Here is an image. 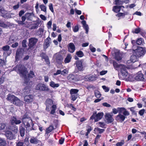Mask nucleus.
Masks as SVG:
<instances>
[{
	"label": "nucleus",
	"instance_id": "obj_1",
	"mask_svg": "<svg viewBox=\"0 0 146 146\" xmlns=\"http://www.w3.org/2000/svg\"><path fill=\"white\" fill-rule=\"evenodd\" d=\"M16 67L18 69V72L20 76L24 79V84L27 85L30 83H31V82H29V78H33L35 77V75L34 72L32 71H30L28 75V77H27V75L28 72L27 68L25 66L23 65H19Z\"/></svg>",
	"mask_w": 146,
	"mask_h": 146
},
{
	"label": "nucleus",
	"instance_id": "obj_2",
	"mask_svg": "<svg viewBox=\"0 0 146 146\" xmlns=\"http://www.w3.org/2000/svg\"><path fill=\"white\" fill-rule=\"evenodd\" d=\"M7 99L10 102L16 106H20L22 105V101L13 95H8Z\"/></svg>",
	"mask_w": 146,
	"mask_h": 146
},
{
	"label": "nucleus",
	"instance_id": "obj_3",
	"mask_svg": "<svg viewBox=\"0 0 146 146\" xmlns=\"http://www.w3.org/2000/svg\"><path fill=\"white\" fill-rule=\"evenodd\" d=\"M22 120L23 123L27 128L33 126L34 124L33 123L32 121L31 118L27 117L26 115H25L23 116Z\"/></svg>",
	"mask_w": 146,
	"mask_h": 146
},
{
	"label": "nucleus",
	"instance_id": "obj_4",
	"mask_svg": "<svg viewBox=\"0 0 146 146\" xmlns=\"http://www.w3.org/2000/svg\"><path fill=\"white\" fill-rule=\"evenodd\" d=\"M134 51L133 53L138 57L143 56L146 52V49L145 47H138L137 49L133 50Z\"/></svg>",
	"mask_w": 146,
	"mask_h": 146
},
{
	"label": "nucleus",
	"instance_id": "obj_5",
	"mask_svg": "<svg viewBox=\"0 0 146 146\" xmlns=\"http://www.w3.org/2000/svg\"><path fill=\"white\" fill-rule=\"evenodd\" d=\"M35 89L36 90L40 91H46L49 92H51V90L48 88L47 86L41 83L38 84L35 86Z\"/></svg>",
	"mask_w": 146,
	"mask_h": 146
},
{
	"label": "nucleus",
	"instance_id": "obj_6",
	"mask_svg": "<svg viewBox=\"0 0 146 146\" xmlns=\"http://www.w3.org/2000/svg\"><path fill=\"white\" fill-rule=\"evenodd\" d=\"M78 92L79 90L77 89H72L70 90V94L71 100L74 101L79 96Z\"/></svg>",
	"mask_w": 146,
	"mask_h": 146
},
{
	"label": "nucleus",
	"instance_id": "obj_7",
	"mask_svg": "<svg viewBox=\"0 0 146 146\" xmlns=\"http://www.w3.org/2000/svg\"><path fill=\"white\" fill-rule=\"evenodd\" d=\"M119 70H120L121 74L123 78H126L128 74L127 71V68L123 64H120Z\"/></svg>",
	"mask_w": 146,
	"mask_h": 146
},
{
	"label": "nucleus",
	"instance_id": "obj_8",
	"mask_svg": "<svg viewBox=\"0 0 146 146\" xmlns=\"http://www.w3.org/2000/svg\"><path fill=\"white\" fill-rule=\"evenodd\" d=\"M23 50L21 48L17 49L16 53L15 59L16 61H18L22 57Z\"/></svg>",
	"mask_w": 146,
	"mask_h": 146
},
{
	"label": "nucleus",
	"instance_id": "obj_9",
	"mask_svg": "<svg viewBox=\"0 0 146 146\" xmlns=\"http://www.w3.org/2000/svg\"><path fill=\"white\" fill-rule=\"evenodd\" d=\"M34 100V97L32 95H27L24 98V101L26 104H29L32 102Z\"/></svg>",
	"mask_w": 146,
	"mask_h": 146
},
{
	"label": "nucleus",
	"instance_id": "obj_10",
	"mask_svg": "<svg viewBox=\"0 0 146 146\" xmlns=\"http://www.w3.org/2000/svg\"><path fill=\"white\" fill-rule=\"evenodd\" d=\"M113 116L112 112L111 113H106L105 118L108 123H111L113 121L114 119L113 117Z\"/></svg>",
	"mask_w": 146,
	"mask_h": 146
},
{
	"label": "nucleus",
	"instance_id": "obj_11",
	"mask_svg": "<svg viewBox=\"0 0 146 146\" xmlns=\"http://www.w3.org/2000/svg\"><path fill=\"white\" fill-rule=\"evenodd\" d=\"M103 115V113L102 112L96 114V115L94 114L90 117V119H94L95 121H97L102 118Z\"/></svg>",
	"mask_w": 146,
	"mask_h": 146
},
{
	"label": "nucleus",
	"instance_id": "obj_12",
	"mask_svg": "<svg viewBox=\"0 0 146 146\" xmlns=\"http://www.w3.org/2000/svg\"><path fill=\"white\" fill-rule=\"evenodd\" d=\"M38 40L35 38H31L29 39V48H31L35 45Z\"/></svg>",
	"mask_w": 146,
	"mask_h": 146
},
{
	"label": "nucleus",
	"instance_id": "obj_13",
	"mask_svg": "<svg viewBox=\"0 0 146 146\" xmlns=\"http://www.w3.org/2000/svg\"><path fill=\"white\" fill-rule=\"evenodd\" d=\"M122 112H120L118 115H117L115 117V120L119 122H122L125 120V117L122 114Z\"/></svg>",
	"mask_w": 146,
	"mask_h": 146
},
{
	"label": "nucleus",
	"instance_id": "obj_14",
	"mask_svg": "<svg viewBox=\"0 0 146 146\" xmlns=\"http://www.w3.org/2000/svg\"><path fill=\"white\" fill-rule=\"evenodd\" d=\"M10 121L11 124L13 125L15 124L16 125L19 124L21 122V120L17 119L16 117L14 116L11 117Z\"/></svg>",
	"mask_w": 146,
	"mask_h": 146
},
{
	"label": "nucleus",
	"instance_id": "obj_15",
	"mask_svg": "<svg viewBox=\"0 0 146 146\" xmlns=\"http://www.w3.org/2000/svg\"><path fill=\"white\" fill-rule=\"evenodd\" d=\"M134 78L137 81H143L144 79L143 74L140 72H138Z\"/></svg>",
	"mask_w": 146,
	"mask_h": 146
},
{
	"label": "nucleus",
	"instance_id": "obj_16",
	"mask_svg": "<svg viewBox=\"0 0 146 146\" xmlns=\"http://www.w3.org/2000/svg\"><path fill=\"white\" fill-rule=\"evenodd\" d=\"M83 60H78L76 61V67L78 70L80 71H81L83 70Z\"/></svg>",
	"mask_w": 146,
	"mask_h": 146
},
{
	"label": "nucleus",
	"instance_id": "obj_17",
	"mask_svg": "<svg viewBox=\"0 0 146 146\" xmlns=\"http://www.w3.org/2000/svg\"><path fill=\"white\" fill-rule=\"evenodd\" d=\"M5 135L7 139L12 140L15 138V135L10 131H7L5 132Z\"/></svg>",
	"mask_w": 146,
	"mask_h": 146
},
{
	"label": "nucleus",
	"instance_id": "obj_18",
	"mask_svg": "<svg viewBox=\"0 0 146 146\" xmlns=\"http://www.w3.org/2000/svg\"><path fill=\"white\" fill-rule=\"evenodd\" d=\"M53 104V101L52 100L50 99H47L45 102V104L46 106V110H48L50 106L51 105Z\"/></svg>",
	"mask_w": 146,
	"mask_h": 146
},
{
	"label": "nucleus",
	"instance_id": "obj_19",
	"mask_svg": "<svg viewBox=\"0 0 146 146\" xmlns=\"http://www.w3.org/2000/svg\"><path fill=\"white\" fill-rule=\"evenodd\" d=\"M68 51L71 53H73L75 50V48L74 44L72 43H70L68 47Z\"/></svg>",
	"mask_w": 146,
	"mask_h": 146
},
{
	"label": "nucleus",
	"instance_id": "obj_20",
	"mask_svg": "<svg viewBox=\"0 0 146 146\" xmlns=\"http://www.w3.org/2000/svg\"><path fill=\"white\" fill-rule=\"evenodd\" d=\"M68 80L71 83L74 82L76 81L75 76L73 74L69 75L67 77Z\"/></svg>",
	"mask_w": 146,
	"mask_h": 146
},
{
	"label": "nucleus",
	"instance_id": "obj_21",
	"mask_svg": "<svg viewBox=\"0 0 146 146\" xmlns=\"http://www.w3.org/2000/svg\"><path fill=\"white\" fill-rule=\"evenodd\" d=\"M124 109V108H118L117 109L114 108L112 109V113L114 114H117L118 112H122V111Z\"/></svg>",
	"mask_w": 146,
	"mask_h": 146
},
{
	"label": "nucleus",
	"instance_id": "obj_22",
	"mask_svg": "<svg viewBox=\"0 0 146 146\" xmlns=\"http://www.w3.org/2000/svg\"><path fill=\"white\" fill-rule=\"evenodd\" d=\"M30 142L33 144H36L40 143V141L36 137H32L29 140Z\"/></svg>",
	"mask_w": 146,
	"mask_h": 146
},
{
	"label": "nucleus",
	"instance_id": "obj_23",
	"mask_svg": "<svg viewBox=\"0 0 146 146\" xmlns=\"http://www.w3.org/2000/svg\"><path fill=\"white\" fill-rule=\"evenodd\" d=\"M122 7H124L122 6H115L113 7L112 10L114 12L117 13L119 12L121 10Z\"/></svg>",
	"mask_w": 146,
	"mask_h": 146
},
{
	"label": "nucleus",
	"instance_id": "obj_24",
	"mask_svg": "<svg viewBox=\"0 0 146 146\" xmlns=\"http://www.w3.org/2000/svg\"><path fill=\"white\" fill-rule=\"evenodd\" d=\"M137 56L135 54L132 55L130 58V59L127 61L129 63L132 62L134 63L137 61Z\"/></svg>",
	"mask_w": 146,
	"mask_h": 146
},
{
	"label": "nucleus",
	"instance_id": "obj_25",
	"mask_svg": "<svg viewBox=\"0 0 146 146\" xmlns=\"http://www.w3.org/2000/svg\"><path fill=\"white\" fill-rule=\"evenodd\" d=\"M82 23L83 25V28L86 31V33L87 34L89 29L88 25L86 24V21L84 20L82 21Z\"/></svg>",
	"mask_w": 146,
	"mask_h": 146
},
{
	"label": "nucleus",
	"instance_id": "obj_26",
	"mask_svg": "<svg viewBox=\"0 0 146 146\" xmlns=\"http://www.w3.org/2000/svg\"><path fill=\"white\" fill-rule=\"evenodd\" d=\"M51 38L49 37H48L45 40V44L44 45V48H47L50 45V43Z\"/></svg>",
	"mask_w": 146,
	"mask_h": 146
},
{
	"label": "nucleus",
	"instance_id": "obj_27",
	"mask_svg": "<svg viewBox=\"0 0 146 146\" xmlns=\"http://www.w3.org/2000/svg\"><path fill=\"white\" fill-rule=\"evenodd\" d=\"M30 86H27L22 91V94L25 95L28 94L30 92V90L29 88Z\"/></svg>",
	"mask_w": 146,
	"mask_h": 146
},
{
	"label": "nucleus",
	"instance_id": "obj_28",
	"mask_svg": "<svg viewBox=\"0 0 146 146\" xmlns=\"http://www.w3.org/2000/svg\"><path fill=\"white\" fill-rule=\"evenodd\" d=\"M56 128H54L52 125H50L46 129V134H48L51 132L54 129L56 128V125L55 126Z\"/></svg>",
	"mask_w": 146,
	"mask_h": 146
},
{
	"label": "nucleus",
	"instance_id": "obj_29",
	"mask_svg": "<svg viewBox=\"0 0 146 146\" xmlns=\"http://www.w3.org/2000/svg\"><path fill=\"white\" fill-rule=\"evenodd\" d=\"M39 25V23L36 22H34L32 24L31 26L29 28L31 30L35 29L38 28Z\"/></svg>",
	"mask_w": 146,
	"mask_h": 146
},
{
	"label": "nucleus",
	"instance_id": "obj_30",
	"mask_svg": "<svg viewBox=\"0 0 146 146\" xmlns=\"http://www.w3.org/2000/svg\"><path fill=\"white\" fill-rule=\"evenodd\" d=\"M54 57L56 60H62L63 59L62 56L58 53H57L55 54L54 56Z\"/></svg>",
	"mask_w": 146,
	"mask_h": 146
},
{
	"label": "nucleus",
	"instance_id": "obj_31",
	"mask_svg": "<svg viewBox=\"0 0 146 146\" xmlns=\"http://www.w3.org/2000/svg\"><path fill=\"white\" fill-rule=\"evenodd\" d=\"M115 58V59L117 61L121 60L122 58V55L121 54L118 53H116Z\"/></svg>",
	"mask_w": 146,
	"mask_h": 146
},
{
	"label": "nucleus",
	"instance_id": "obj_32",
	"mask_svg": "<svg viewBox=\"0 0 146 146\" xmlns=\"http://www.w3.org/2000/svg\"><path fill=\"white\" fill-rule=\"evenodd\" d=\"M11 25L9 22H6L5 23H4L3 22H0V26L1 27L6 28Z\"/></svg>",
	"mask_w": 146,
	"mask_h": 146
},
{
	"label": "nucleus",
	"instance_id": "obj_33",
	"mask_svg": "<svg viewBox=\"0 0 146 146\" xmlns=\"http://www.w3.org/2000/svg\"><path fill=\"white\" fill-rule=\"evenodd\" d=\"M72 57L71 55L70 54H68L65 58L64 62L65 63H68L69 62L71 59Z\"/></svg>",
	"mask_w": 146,
	"mask_h": 146
},
{
	"label": "nucleus",
	"instance_id": "obj_34",
	"mask_svg": "<svg viewBox=\"0 0 146 146\" xmlns=\"http://www.w3.org/2000/svg\"><path fill=\"white\" fill-rule=\"evenodd\" d=\"M50 86L52 87L55 88L58 87L60 84L58 83H55L53 81H52L50 82Z\"/></svg>",
	"mask_w": 146,
	"mask_h": 146
},
{
	"label": "nucleus",
	"instance_id": "obj_35",
	"mask_svg": "<svg viewBox=\"0 0 146 146\" xmlns=\"http://www.w3.org/2000/svg\"><path fill=\"white\" fill-rule=\"evenodd\" d=\"M6 145L5 140L4 139L0 138V146H6Z\"/></svg>",
	"mask_w": 146,
	"mask_h": 146
},
{
	"label": "nucleus",
	"instance_id": "obj_36",
	"mask_svg": "<svg viewBox=\"0 0 146 146\" xmlns=\"http://www.w3.org/2000/svg\"><path fill=\"white\" fill-rule=\"evenodd\" d=\"M20 132L21 136L23 137L25 135V129L23 127L21 126L20 127Z\"/></svg>",
	"mask_w": 146,
	"mask_h": 146
},
{
	"label": "nucleus",
	"instance_id": "obj_37",
	"mask_svg": "<svg viewBox=\"0 0 146 146\" xmlns=\"http://www.w3.org/2000/svg\"><path fill=\"white\" fill-rule=\"evenodd\" d=\"M56 106L55 105H53L51 107L52 110L50 112V114H54L55 112V110L56 109Z\"/></svg>",
	"mask_w": 146,
	"mask_h": 146
},
{
	"label": "nucleus",
	"instance_id": "obj_38",
	"mask_svg": "<svg viewBox=\"0 0 146 146\" xmlns=\"http://www.w3.org/2000/svg\"><path fill=\"white\" fill-rule=\"evenodd\" d=\"M40 7L42 11H43L45 13H46V6L43 4H41L40 5Z\"/></svg>",
	"mask_w": 146,
	"mask_h": 146
},
{
	"label": "nucleus",
	"instance_id": "obj_39",
	"mask_svg": "<svg viewBox=\"0 0 146 146\" xmlns=\"http://www.w3.org/2000/svg\"><path fill=\"white\" fill-rule=\"evenodd\" d=\"M94 131H98L99 133L101 134L103 133L105 130L104 129H101L98 127H96L95 128Z\"/></svg>",
	"mask_w": 146,
	"mask_h": 146
},
{
	"label": "nucleus",
	"instance_id": "obj_40",
	"mask_svg": "<svg viewBox=\"0 0 146 146\" xmlns=\"http://www.w3.org/2000/svg\"><path fill=\"white\" fill-rule=\"evenodd\" d=\"M101 137V135L98 134L95 137L94 140V144L96 145L98 142V141Z\"/></svg>",
	"mask_w": 146,
	"mask_h": 146
},
{
	"label": "nucleus",
	"instance_id": "obj_41",
	"mask_svg": "<svg viewBox=\"0 0 146 146\" xmlns=\"http://www.w3.org/2000/svg\"><path fill=\"white\" fill-rule=\"evenodd\" d=\"M76 54L79 57H81L83 56L84 55V54L83 52L81 51H79L76 52Z\"/></svg>",
	"mask_w": 146,
	"mask_h": 146
},
{
	"label": "nucleus",
	"instance_id": "obj_42",
	"mask_svg": "<svg viewBox=\"0 0 146 146\" xmlns=\"http://www.w3.org/2000/svg\"><path fill=\"white\" fill-rule=\"evenodd\" d=\"M120 64H118L116 62H113V66L117 70H119Z\"/></svg>",
	"mask_w": 146,
	"mask_h": 146
},
{
	"label": "nucleus",
	"instance_id": "obj_43",
	"mask_svg": "<svg viewBox=\"0 0 146 146\" xmlns=\"http://www.w3.org/2000/svg\"><path fill=\"white\" fill-rule=\"evenodd\" d=\"M43 31L44 29H43L41 28H39L36 32L37 34L38 35H41L42 34Z\"/></svg>",
	"mask_w": 146,
	"mask_h": 146
},
{
	"label": "nucleus",
	"instance_id": "obj_44",
	"mask_svg": "<svg viewBox=\"0 0 146 146\" xmlns=\"http://www.w3.org/2000/svg\"><path fill=\"white\" fill-rule=\"evenodd\" d=\"M115 4L116 5H122L123 3V1L119 0H115Z\"/></svg>",
	"mask_w": 146,
	"mask_h": 146
},
{
	"label": "nucleus",
	"instance_id": "obj_45",
	"mask_svg": "<svg viewBox=\"0 0 146 146\" xmlns=\"http://www.w3.org/2000/svg\"><path fill=\"white\" fill-rule=\"evenodd\" d=\"M122 112H123V115L125 117L126 116H128L129 115V112L126 110L125 108L122 111Z\"/></svg>",
	"mask_w": 146,
	"mask_h": 146
},
{
	"label": "nucleus",
	"instance_id": "obj_46",
	"mask_svg": "<svg viewBox=\"0 0 146 146\" xmlns=\"http://www.w3.org/2000/svg\"><path fill=\"white\" fill-rule=\"evenodd\" d=\"M12 52L11 49H9L4 52V54L7 56H9Z\"/></svg>",
	"mask_w": 146,
	"mask_h": 146
},
{
	"label": "nucleus",
	"instance_id": "obj_47",
	"mask_svg": "<svg viewBox=\"0 0 146 146\" xmlns=\"http://www.w3.org/2000/svg\"><path fill=\"white\" fill-rule=\"evenodd\" d=\"M6 124L4 123H1L0 124V130L4 129L6 127Z\"/></svg>",
	"mask_w": 146,
	"mask_h": 146
},
{
	"label": "nucleus",
	"instance_id": "obj_48",
	"mask_svg": "<svg viewBox=\"0 0 146 146\" xmlns=\"http://www.w3.org/2000/svg\"><path fill=\"white\" fill-rule=\"evenodd\" d=\"M99 126L102 128H106V125L104 122H99L97 123Z\"/></svg>",
	"mask_w": 146,
	"mask_h": 146
},
{
	"label": "nucleus",
	"instance_id": "obj_49",
	"mask_svg": "<svg viewBox=\"0 0 146 146\" xmlns=\"http://www.w3.org/2000/svg\"><path fill=\"white\" fill-rule=\"evenodd\" d=\"M2 49L3 50L5 51L9 50L10 49V46L8 45L4 46L3 47Z\"/></svg>",
	"mask_w": 146,
	"mask_h": 146
},
{
	"label": "nucleus",
	"instance_id": "obj_50",
	"mask_svg": "<svg viewBox=\"0 0 146 146\" xmlns=\"http://www.w3.org/2000/svg\"><path fill=\"white\" fill-rule=\"evenodd\" d=\"M95 96L97 98H100L101 95L100 92L97 90L95 91Z\"/></svg>",
	"mask_w": 146,
	"mask_h": 146
},
{
	"label": "nucleus",
	"instance_id": "obj_51",
	"mask_svg": "<svg viewBox=\"0 0 146 146\" xmlns=\"http://www.w3.org/2000/svg\"><path fill=\"white\" fill-rule=\"evenodd\" d=\"M143 42V39L142 38H138L136 41V43L138 45H141Z\"/></svg>",
	"mask_w": 146,
	"mask_h": 146
},
{
	"label": "nucleus",
	"instance_id": "obj_52",
	"mask_svg": "<svg viewBox=\"0 0 146 146\" xmlns=\"http://www.w3.org/2000/svg\"><path fill=\"white\" fill-rule=\"evenodd\" d=\"M5 60L0 59V67H2L3 65H5Z\"/></svg>",
	"mask_w": 146,
	"mask_h": 146
},
{
	"label": "nucleus",
	"instance_id": "obj_53",
	"mask_svg": "<svg viewBox=\"0 0 146 146\" xmlns=\"http://www.w3.org/2000/svg\"><path fill=\"white\" fill-rule=\"evenodd\" d=\"M52 24V21H48L47 24V27L48 29H50L51 27V25Z\"/></svg>",
	"mask_w": 146,
	"mask_h": 146
},
{
	"label": "nucleus",
	"instance_id": "obj_54",
	"mask_svg": "<svg viewBox=\"0 0 146 146\" xmlns=\"http://www.w3.org/2000/svg\"><path fill=\"white\" fill-rule=\"evenodd\" d=\"M79 30V27L78 25H76L73 28V30L74 32H76L78 31Z\"/></svg>",
	"mask_w": 146,
	"mask_h": 146
},
{
	"label": "nucleus",
	"instance_id": "obj_55",
	"mask_svg": "<svg viewBox=\"0 0 146 146\" xmlns=\"http://www.w3.org/2000/svg\"><path fill=\"white\" fill-rule=\"evenodd\" d=\"M141 29L139 28H137L134 29V30L133 31V33L137 34L139 33L141 31Z\"/></svg>",
	"mask_w": 146,
	"mask_h": 146
},
{
	"label": "nucleus",
	"instance_id": "obj_56",
	"mask_svg": "<svg viewBox=\"0 0 146 146\" xmlns=\"http://www.w3.org/2000/svg\"><path fill=\"white\" fill-rule=\"evenodd\" d=\"M97 78L95 76H91L89 77V79L90 80L93 81L96 80Z\"/></svg>",
	"mask_w": 146,
	"mask_h": 146
},
{
	"label": "nucleus",
	"instance_id": "obj_57",
	"mask_svg": "<svg viewBox=\"0 0 146 146\" xmlns=\"http://www.w3.org/2000/svg\"><path fill=\"white\" fill-rule=\"evenodd\" d=\"M31 15V13H26L25 15V16L26 19H27L28 20L30 19Z\"/></svg>",
	"mask_w": 146,
	"mask_h": 146
},
{
	"label": "nucleus",
	"instance_id": "obj_58",
	"mask_svg": "<svg viewBox=\"0 0 146 146\" xmlns=\"http://www.w3.org/2000/svg\"><path fill=\"white\" fill-rule=\"evenodd\" d=\"M102 88L106 92H108L110 90L109 88L105 86H103Z\"/></svg>",
	"mask_w": 146,
	"mask_h": 146
},
{
	"label": "nucleus",
	"instance_id": "obj_59",
	"mask_svg": "<svg viewBox=\"0 0 146 146\" xmlns=\"http://www.w3.org/2000/svg\"><path fill=\"white\" fill-rule=\"evenodd\" d=\"M145 111V109H142L139 111V113L141 116H142L143 115Z\"/></svg>",
	"mask_w": 146,
	"mask_h": 146
},
{
	"label": "nucleus",
	"instance_id": "obj_60",
	"mask_svg": "<svg viewBox=\"0 0 146 146\" xmlns=\"http://www.w3.org/2000/svg\"><path fill=\"white\" fill-rule=\"evenodd\" d=\"M68 73V71L66 69L62 71H61V74L64 76L66 74Z\"/></svg>",
	"mask_w": 146,
	"mask_h": 146
},
{
	"label": "nucleus",
	"instance_id": "obj_61",
	"mask_svg": "<svg viewBox=\"0 0 146 146\" xmlns=\"http://www.w3.org/2000/svg\"><path fill=\"white\" fill-rule=\"evenodd\" d=\"M27 42V40H26L25 39L23 40L22 44V46L24 47H26L27 46V45L26 44V42Z\"/></svg>",
	"mask_w": 146,
	"mask_h": 146
},
{
	"label": "nucleus",
	"instance_id": "obj_62",
	"mask_svg": "<svg viewBox=\"0 0 146 146\" xmlns=\"http://www.w3.org/2000/svg\"><path fill=\"white\" fill-rule=\"evenodd\" d=\"M124 143V141H121L120 142H119L116 144V146H122Z\"/></svg>",
	"mask_w": 146,
	"mask_h": 146
},
{
	"label": "nucleus",
	"instance_id": "obj_63",
	"mask_svg": "<svg viewBox=\"0 0 146 146\" xmlns=\"http://www.w3.org/2000/svg\"><path fill=\"white\" fill-rule=\"evenodd\" d=\"M49 9L52 12H54V9L53 7V5L52 3H50L49 5Z\"/></svg>",
	"mask_w": 146,
	"mask_h": 146
},
{
	"label": "nucleus",
	"instance_id": "obj_64",
	"mask_svg": "<svg viewBox=\"0 0 146 146\" xmlns=\"http://www.w3.org/2000/svg\"><path fill=\"white\" fill-rule=\"evenodd\" d=\"M39 17L42 20L44 21H45L46 20V17L43 15H40L39 16Z\"/></svg>",
	"mask_w": 146,
	"mask_h": 146
}]
</instances>
